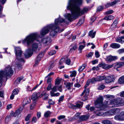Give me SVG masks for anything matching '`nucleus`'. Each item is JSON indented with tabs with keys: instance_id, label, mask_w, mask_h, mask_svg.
<instances>
[{
	"instance_id": "obj_1",
	"label": "nucleus",
	"mask_w": 124,
	"mask_h": 124,
	"mask_svg": "<svg viewBox=\"0 0 124 124\" xmlns=\"http://www.w3.org/2000/svg\"><path fill=\"white\" fill-rule=\"evenodd\" d=\"M82 1L83 0H68L66 8L70 10L71 14L66 13L64 14V16L66 19H62L60 17L55 19L54 24L47 25V33L50 30L51 31L50 35L52 37H54L58 32H61L63 31V29H60L58 25L61 23L64 22L67 24L68 21H71L87 12L88 10L87 7L84 8L82 10L80 11L79 6L82 4Z\"/></svg>"
},
{
	"instance_id": "obj_2",
	"label": "nucleus",
	"mask_w": 124,
	"mask_h": 124,
	"mask_svg": "<svg viewBox=\"0 0 124 124\" xmlns=\"http://www.w3.org/2000/svg\"><path fill=\"white\" fill-rule=\"evenodd\" d=\"M46 28L45 27L42 29L40 31V34L41 37L37 32L32 33L27 36L22 42L23 44L26 43L28 45H29L35 40L39 41L42 37L46 34Z\"/></svg>"
},
{
	"instance_id": "obj_3",
	"label": "nucleus",
	"mask_w": 124,
	"mask_h": 124,
	"mask_svg": "<svg viewBox=\"0 0 124 124\" xmlns=\"http://www.w3.org/2000/svg\"><path fill=\"white\" fill-rule=\"evenodd\" d=\"M13 66L9 65L6 67L4 70L0 71V87L2 85L1 82L4 78H6L7 77L12 75L13 73V69H14Z\"/></svg>"
},
{
	"instance_id": "obj_4",
	"label": "nucleus",
	"mask_w": 124,
	"mask_h": 124,
	"mask_svg": "<svg viewBox=\"0 0 124 124\" xmlns=\"http://www.w3.org/2000/svg\"><path fill=\"white\" fill-rule=\"evenodd\" d=\"M103 98L102 97H100L98 98L97 100L94 102V104L95 107L97 108H99L96 109L97 111H95L94 112L96 113L99 110H104L106 108V105L102 104Z\"/></svg>"
},
{
	"instance_id": "obj_5",
	"label": "nucleus",
	"mask_w": 124,
	"mask_h": 124,
	"mask_svg": "<svg viewBox=\"0 0 124 124\" xmlns=\"http://www.w3.org/2000/svg\"><path fill=\"white\" fill-rule=\"evenodd\" d=\"M109 104L112 105L113 107H117L124 105V99L120 97L117 98L110 101Z\"/></svg>"
},
{
	"instance_id": "obj_6",
	"label": "nucleus",
	"mask_w": 124,
	"mask_h": 124,
	"mask_svg": "<svg viewBox=\"0 0 124 124\" xmlns=\"http://www.w3.org/2000/svg\"><path fill=\"white\" fill-rule=\"evenodd\" d=\"M15 51L16 57L17 59L21 62V63H24V61L23 55V52L20 47H15Z\"/></svg>"
},
{
	"instance_id": "obj_7",
	"label": "nucleus",
	"mask_w": 124,
	"mask_h": 124,
	"mask_svg": "<svg viewBox=\"0 0 124 124\" xmlns=\"http://www.w3.org/2000/svg\"><path fill=\"white\" fill-rule=\"evenodd\" d=\"M90 82L89 80L87 81L85 87V89L81 95L82 97V100L83 101H85L88 99L89 90V89H86V88L89 85Z\"/></svg>"
},
{
	"instance_id": "obj_8",
	"label": "nucleus",
	"mask_w": 124,
	"mask_h": 124,
	"mask_svg": "<svg viewBox=\"0 0 124 124\" xmlns=\"http://www.w3.org/2000/svg\"><path fill=\"white\" fill-rule=\"evenodd\" d=\"M120 111V109L115 108L111 109L104 114V116H112L119 113Z\"/></svg>"
},
{
	"instance_id": "obj_9",
	"label": "nucleus",
	"mask_w": 124,
	"mask_h": 124,
	"mask_svg": "<svg viewBox=\"0 0 124 124\" xmlns=\"http://www.w3.org/2000/svg\"><path fill=\"white\" fill-rule=\"evenodd\" d=\"M124 111H123L120 114L116 115L114 116V119L118 121H121L124 120Z\"/></svg>"
},
{
	"instance_id": "obj_10",
	"label": "nucleus",
	"mask_w": 124,
	"mask_h": 124,
	"mask_svg": "<svg viewBox=\"0 0 124 124\" xmlns=\"http://www.w3.org/2000/svg\"><path fill=\"white\" fill-rule=\"evenodd\" d=\"M22 110L23 108H20L16 110L15 112H14L13 111H11L10 113V116L15 117L18 115L22 112Z\"/></svg>"
},
{
	"instance_id": "obj_11",
	"label": "nucleus",
	"mask_w": 124,
	"mask_h": 124,
	"mask_svg": "<svg viewBox=\"0 0 124 124\" xmlns=\"http://www.w3.org/2000/svg\"><path fill=\"white\" fill-rule=\"evenodd\" d=\"M61 79L59 77L57 78L55 80V85L51 89L53 91H56V88L58 85H59V84L61 83Z\"/></svg>"
},
{
	"instance_id": "obj_12",
	"label": "nucleus",
	"mask_w": 124,
	"mask_h": 124,
	"mask_svg": "<svg viewBox=\"0 0 124 124\" xmlns=\"http://www.w3.org/2000/svg\"><path fill=\"white\" fill-rule=\"evenodd\" d=\"M33 53V51L31 49H28L25 52V56L26 58L30 57L32 55Z\"/></svg>"
},
{
	"instance_id": "obj_13",
	"label": "nucleus",
	"mask_w": 124,
	"mask_h": 124,
	"mask_svg": "<svg viewBox=\"0 0 124 124\" xmlns=\"http://www.w3.org/2000/svg\"><path fill=\"white\" fill-rule=\"evenodd\" d=\"M40 92L37 93L36 92L32 94L31 98L33 101L37 100L39 97H40Z\"/></svg>"
},
{
	"instance_id": "obj_14",
	"label": "nucleus",
	"mask_w": 124,
	"mask_h": 124,
	"mask_svg": "<svg viewBox=\"0 0 124 124\" xmlns=\"http://www.w3.org/2000/svg\"><path fill=\"white\" fill-rule=\"evenodd\" d=\"M105 82L107 83L112 82L114 80V78L112 76H109L105 77Z\"/></svg>"
},
{
	"instance_id": "obj_15",
	"label": "nucleus",
	"mask_w": 124,
	"mask_h": 124,
	"mask_svg": "<svg viewBox=\"0 0 124 124\" xmlns=\"http://www.w3.org/2000/svg\"><path fill=\"white\" fill-rule=\"evenodd\" d=\"M117 59V57L116 56H113L111 55H109L106 57L105 60L107 62H110L112 61L115 60Z\"/></svg>"
},
{
	"instance_id": "obj_16",
	"label": "nucleus",
	"mask_w": 124,
	"mask_h": 124,
	"mask_svg": "<svg viewBox=\"0 0 124 124\" xmlns=\"http://www.w3.org/2000/svg\"><path fill=\"white\" fill-rule=\"evenodd\" d=\"M124 65V62H117L115 63L114 68L117 70L118 68H119Z\"/></svg>"
},
{
	"instance_id": "obj_17",
	"label": "nucleus",
	"mask_w": 124,
	"mask_h": 124,
	"mask_svg": "<svg viewBox=\"0 0 124 124\" xmlns=\"http://www.w3.org/2000/svg\"><path fill=\"white\" fill-rule=\"evenodd\" d=\"M73 83V82L67 83L65 85L66 86V88L68 90H70V93H71L72 92V89L71 90V88L72 87Z\"/></svg>"
},
{
	"instance_id": "obj_18",
	"label": "nucleus",
	"mask_w": 124,
	"mask_h": 124,
	"mask_svg": "<svg viewBox=\"0 0 124 124\" xmlns=\"http://www.w3.org/2000/svg\"><path fill=\"white\" fill-rule=\"evenodd\" d=\"M82 43L83 44V45H80L78 48V50L79 51L80 53H81L82 52V50L85 46V42L84 40H83L82 42H80L79 43V44H81Z\"/></svg>"
},
{
	"instance_id": "obj_19",
	"label": "nucleus",
	"mask_w": 124,
	"mask_h": 124,
	"mask_svg": "<svg viewBox=\"0 0 124 124\" xmlns=\"http://www.w3.org/2000/svg\"><path fill=\"white\" fill-rule=\"evenodd\" d=\"M118 2L117 1H114L111 2L107 3L105 5V7L106 8H108L110 6H113L115 5L116 3Z\"/></svg>"
},
{
	"instance_id": "obj_20",
	"label": "nucleus",
	"mask_w": 124,
	"mask_h": 124,
	"mask_svg": "<svg viewBox=\"0 0 124 124\" xmlns=\"http://www.w3.org/2000/svg\"><path fill=\"white\" fill-rule=\"evenodd\" d=\"M110 46L112 48L114 49L118 48L120 47L119 44L116 43H112L110 45Z\"/></svg>"
},
{
	"instance_id": "obj_21",
	"label": "nucleus",
	"mask_w": 124,
	"mask_h": 124,
	"mask_svg": "<svg viewBox=\"0 0 124 124\" xmlns=\"http://www.w3.org/2000/svg\"><path fill=\"white\" fill-rule=\"evenodd\" d=\"M32 48L33 51H35L37 50L39 51V49L38 48V44L36 43L33 44L32 46Z\"/></svg>"
},
{
	"instance_id": "obj_22",
	"label": "nucleus",
	"mask_w": 124,
	"mask_h": 124,
	"mask_svg": "<svg viewBox=\"0 0 124 124\" xmlns=\"http://www.w3.org/2000/svg\"><path fill=\"white\" fill-rule=\"evenodd\" d=\"M99 66L104 69H107V64L104 63H101L99 64Z\"/></svg>"
},
{
	"instance_id": "obj_23",
	"label": "nucleus",
	"mask_w": 124,
	"mask_h": 124,
	"mask_svg": "<svg viewBox=\"0 0 124 124\" xmlns=\"http://www.w3.org/2000/svg\"><path fill=\"white\" fill-rule=\"evenodd\" d=\"M89 116L88 115H82L79 117V119L81 120H84L88 119Z\"/></svg>"
},
{
	"instance_id": "obj_24",
	"label": "nucleus",
	"mask_w": 124,
	"mask_h": 124,
	"mask_svg": "<svg viewBox=\"0 0 124 124\" xmlns=\"http://www.w3.org/2000/svg\"><path fill=\"white\" fill-rule=\"evenodd\" d=\"M105 78V77L104 76H97L96 78L97 81H99L104 80Z\"/></svg>"
},
{
	"instance_id": "obj_25",
	"label": "nucleus",
	"mask_w": 124,
	"mask_h": 124,
	"mask_svg": "<svg viewBox=\"0 0 124 124\" xmlns=\"http://www.w3.org/2000/svg\"><path fill=\"white\" fill-rule=\"evenodd\" d=\"M30 102V99L29 98H26L24 99L23 101V104L24 105L29 103Z\"/></svg>"
},
{
	"instance_id": "obj_26",
	"label": "nucleus",
	"mask_w": 124,
	"mask_h": 124,
	"mask_svg": "<svg viewBox=\"0 0 124 124\" xmlns=\"http://www.w3.org/2000/svg\"><path fill=\"white\" fill-rule=\"evenodd\" d=\"M114 18V16L112 15H108L106 16L104 19L108 21L113 19Z\"/></svg>"
},
{
	"instance_id": "obj_27",
	"label": "nucleus",
	"mask_w": 124,
	"mask_h": 124,
	"mask_svg": "<svg viewBox=\"0 0 124 124\" xmlns=\"http://www.w3.org/2000/svg\"><path fill=\"white\" fill-rule=\"evenodd\" d=\"M96 34V32H93V30H92L90 31L89 33V35L90 36H91L92 38L94 37Z\"/></svg>"
},
{
	"instance_id": "obj_28",
	"label": "nucleus",
	"mask_w": 124,
	"mask_h": 124,
	"mask_svg": "<svg viewBox=\"0 0 124 124\" xmlns=\"http://www.w3.org/2000/svg\"><path fill=\"white\" fill-rule=\"evenodd\" d=\"M52 40L51 38L49 37L47 38V46L49 47L51 45Z\"/></svg>"
},
{
	"instance_id": "obj_29",
	"label": "nucleus",
	"mask_w": 124,
	"mask_h": 124,
	"mask_svg": "<svg viewBox=\"0 0 124 124\" xmlns=\"http://www.w3.org/2000/svg\"><path fill=\"white\" fill-rule=\"evenodd\" d=\"M54 92L52 91L50 92V95L51 96H57L59 95L60 93H54Z\"/></svg>"
},
{
	"instance_id": "obj_30",
	"label": "nucleus",
	"mask_w": 124,
	"mask_h": 124,
	"mask_svg": "<svg viewBox=\"0 0 124 124\" xmlns=\"http://www.w3.org/2000/svg\"><path fill=\"white\" fill-rule=\"evenodd\" d=\"M86 64H84L81 66L78 69V70L79 72H81L83 71V70L86 67Z\"/></svg>"
},
{
	"instance_id": "obj_31",
	"label": "nucleus",
	"mask_w": 124,
	"mask_h": 124,
	"mask_svg": "<svg viewBox=\"0 0 124 124\" xmlns=\"http://www.w3.org/2000/svg\"><path fill=\"white\" fill-rule=\"evenodd\" d=\"M119 83L121 84H124V78L123 76L120 77L119 79Z\"/></svg>"
},
{
	"instance_id": "obj_32",
	"label": "nucleus",
	"mask_w": 124,
	"mask_h": 124,
	"mask_svg": "<svg viewBox=\"0 0 124 124\" xmlns=\"http://www.w3.org/2000/svg\"><path fill=\"white\" fill-rule=\"evenodd\" d=\"M102 123L103 124H112L111 122L108 120H105L102 121Z\"/></svg>"
},
{
	"instance_id": "obj_33",
	"label": "nucleus",
	"mask_w": 124,
	"mask_h": 124,
	"mask_svg": "<svg viewBox=\"0 0 124 124\" xmlns=\"http://www.w3.org/2000/svg\"><path fill=\"white\" fill-rule=\"evenodd\" d=\"M62 85H58L56 87V91H53V92H56L57 90H58L60 92H62Z\"/></svg>"
},
{
	"instance_id": "obj_34",
	"label": "nucleus",
	"mask_w": 124,
	"mask_h": 124,
	"mask_svg": "<svg viewBox=\"0 0 124 124\" xmlns=\"http://www.w3.org/2000/svg\"><path fill=\"white\" fill-rule=\"evenodd\" d=\"M118 19L117 18H116L114 21V22L111 25V26L112 27L113 26L114 27H115L116 24L118 22Z\"/></svg>"
},
{
	"instance_id": "obj_35",
	"label": "nucleus",
	"mask_w": 124,
	"mask_h": 124,
	"mask_svg": "<svg viewBox=\"0 0 124 124\" xmlns=\"http://www.w3.org/2000/svg\"><path fill=\"white\" fill-rule=\"evenodd\" d=\"M70 73L71 74L70 75V77H73L76 76V72L74 70L70 72Z\"/></svg>"
},
{
	"instance_id": "obj_36",
	"label": "nucleus",
	"mask_w": 124,
	"mask_h": 124,
	"mask_svg": "<svg viewBox=\"0 0 124 124\" xmlns=\"http://www.w3.org/2000/svg\"><path fill=\"white\" fill-rule=\"evenodd\" d=\"M15 67L17 68L19 70H20L22 68V66L20 64H19V63H16V64Z\"/></svg>"
},
{
	"instance_id": "obj_37",
	"label": "nucleus",
	"mask_w": 124,
	"mask_h": 124,
	"mask_svg": "<svg viewBox=\"0 0 124 124\" xmlns=\"http://www.w3.org/2000/svg\"><path fill=\"white\" fill-rule=\"evenodd\" d=\"M19 90L17 89H16L14 90L12 93L15 95L19 93Z\"/></svg>"
},
{
	"instance_id": "obj_38",
	"label": "nucleus",
	"mask_w": 124,
	"mask_h": 124,
	"mask_svg": "<svg viewBox=\"0 0 124 124\" xmlns=\"http://www.w3.org/2000/svg\"><path fill=\"white\" fill-rule=\"evenodd\" d=\"M56 53V51L55 50H53L50 51L49 52L48 54L50 55H52L55 54Z\"/></svg>"
},
{
	"instance_id": "obj_39",
	"label": "nucleus",
	"mask_w": 124,
	"mask_h": 124,
	"mask_svg": "<svg viewBox=\"0 0 124 124\" xmlns=\"http://www.w3.org/2000/svg\"><path fill=\"white\" fill-rule=\"evenodd\" d=\"M23 78V77H19L18 78L15 82V83L16 84H19L21 81L22 79Z\"/></svg>"
},
{
	"instance_id": "obj_40",
	"label": "nucleus",
	"mask_w": 124,
	"mask_h": 124,
	"mask_svg": "<svg viewBox=\"0 0 124 124\" xmlns=\"http://www.w3.org/2000/svg\"><path fill=\"white\" fill-rule=\"evenodd\" d=\"M83 105V103L82 102H80L77 104L76 105V107L78 108L81 107Z\"/></svg>"
},
{
	"instance_id": "obj_41",
	"label": "nucleus",
	"mask_w": 124,
	"mask_h": 124,
	"mask_svg": "<svg viewBox=\"0 0 124 124\" xmlns=\"http://www.w3.org/2000/svg\"><path fill=\"white\" fill-rule=\"evenodd\" d=\"M77 47V46L76 44H75L73 47L71 48L69 51L71 52L74 51Z\"/></svg>"
},
{
	"instance_id": "obj_42",
	"label": "nucleus",
	"mask_w": 124,
	"mask_h": 124,
	"mask_svg": "<svg viewBox=\"0 0 124 124\" xmlns=\"http://www.w3.org/2000/svg\"><path fill=\"white\" fill-rule=\"evenodd\" d=\"M89 80L90 81V82L91 84L94 83L96 82L97 81L96 79L95 78H93L91 79H89Z\"/></svg>"
},
{
	"instance_id": "obj_43",
	"label": "nucleus",
	"mask_w": 124,
	"mask_h": 124,
	"mask_svg": "<svg viewBox=\"0 0 124 124\" xmlns=\"http://www.w3.org/2000/svg\"><path fill=\"white\" fill-rule=\"evenodd\" d=\"M46 91H43L41 95H40V97H41L42 96L45 97L46 95Z\"/></svg>"
},
{
	"instance_id": "obj_44",
	"label": "nucleus",
	"mask_w": 124,
	"mask_h": 124,
	"mask_svg": "<svg viewBox=\"0 0 124 124\" xmlns=\"http://www.w3.org/2000/svg\"><path fill=\"white\" fill-rule=\"evenodd\" d=\"M105 97L108 99H110L111 98H114V96L112 95H107L105 96Z\"/></svg>"
},
{
	"instance_id": "obj_45",
	"label": "nucleus",
	"mask_w": 124,
	"mask_h": 124,
	"mask_svg": "<svg viewBox=\"0 0 124 124\" xmlns=\"http://www.w3.org/2000/svg\"><path fill=\"white\" fill-rule=\"evenodd\" d=\"M31 116V114L28 115L25 118V121H28L30 119Z\"/></svg>"
},
{
	"instance_id": "obj_46",
	"label": "nucleus",
	"mask_w": 124,
	"mask_h": 124,
	"mask_svg": "<svg viewBox=\"0 0 124 124\" xmlns=\"http://www.w3.org/2000/svg\"><path fill=\"white\" fill-rule=\"evenodd\" d=\"M122 37L118 38L116 39V41L117 42L122 43Z\"/></svg>"
},
{
	"instance_id": "obj_47",
	"label": "nucleus",
	"mask_w": 124,
	"mask_h": 124,
	"mask_svg": "<svg viewBox=\"0 0 124 124\" xmlns=\"http://www.w3.org/2000/svg\"><path fill=\"white\" fill-rule=\"evenodd\" d=\"M44 54L43 53H40L39 54L37 57H38L39 58H40V60L41 58L44 56Z\"/></svg>"
},
{
	"instance_id": "obj_48",
	"label": "nucleus",
	"mask_w": 124,
	"mask_h": 124,
	"mask_svg": "<svg viewBox=\"0 0 124 124\" xmlns=\"http://www.w3.org/2000/svg\"><path fill=\"white\" fill-rule=\"evenodd\" d=\"M37 120L36 117H33L32 119L31 122L32 124H34L37 121Z\"/></svg>"
},
{
	"instance_id": "obj_49",
	"label": "nucleus",
	"mask_w": 124,
	"mask_h": 124,
	"mask_svg": "<svg viewBox=\"0 0 124 124\" xmlns=\"http://www.w3.org/2000/svg\"><path fill=\"white\" fill-rule=\"evenodd\" d=\"M84 20L83 19H80L78 23V24L79 25H81L84 23Z\"/></svg>"
},
{
	"instance_id": "obj_50",
	"label": "nucleus",
	"mask_w": 124,
	"mask_h": 124,
	"mask_svg": "<svg viewBox=\"0 0 124 124\" xmlns=\"http://www.w3.org/2000/svg\"><path fill=\"white\" fill-rule=\"evenodd\" d=\"M40 58H39L38 57H37L36 60L35 64L37 65L39 63V62L40 61Z\"/></svg>"
},
{
	"instance_id": "obj_51",
	"label": "nucleus",
	"mask_w": 124,
	"mask_h": 124,
	"mask_svg": "<svg viewBox=\"0 0 124 124\" xmlns=\"http://www.w3.org/2000/svg\"><path fill=\"white\" fill-rule=\"evenodd\" d=\"M113 12V10H110L106 11L105 12V13L106 14H112Z\"/></svg>"
},
{
	"instance_id": "obj_52",
	"label": "nucleus",
	"mask_w": 124,
	"mask_h": 124,
	"mask_svg": "<svg viewBox=\"0 0 124 124\" xmlns=\"http://www.w3.org/2000/svg\"><path fill=\"white\" fill-rule=\"evenodd\" d=\"M66 63L68 65L70 64L71 63V61L69 59H67L66 61Z\"/></svg>"
},
{
	"instance_id": "obj_53",
	"label": "nucleus",
	"mask_w": 124,
	"mask_h": 124,
	"mask_svg": "<svg viewBox=\"0 0 124 124\" xmlns=\"http://www.w3.org/2000/svg\"><path fill=\"white\" fill-rule=\"evenodd\" d=\"M65 117V116L64 115H61L58 117V118L59 120H60L61 119L64 118Z\"/></svg>"
},
{
	"instance_id": "obj_54",
	"label": "nucleus",
	"mask_w": 124,
	"mask_h": 124,
	"mask_svg": "<svg viewBox=\"0 0 124 124\" xmlns=\"http://www.w3.org/2000/svg\"><path fill=\"white\" fill-rule=\"evenodd\" d=\"M52 85L51 83H50L49 84L48 87H47V90H49L51 89Z\"/></svg>"
},
{
	"instance_id": "obj_55",
	"label": "nucleus",
	"mask_w": 124,
	"mask_h": 124,
	"mask_svg": "<svg viewBox=\"0 0 124 124\" xmlns=\"http://www.w3.org/2000/svg\"><path fill=\"white\" fill-rule=\"evenodd\" d=\"M105 86L103 85H101L98 87V89L99 90H102L104 89L105 87Z\"/></svg>"
},
{
	"instance_id": "obj_56",
	"label": "nucleus",
	"mask_w": 124,
	"mask_h": 124,
	"mask_svg": "<svg viewBox=\"0 0 124 124\" xmlns=\"http://www.w3.org/2000/svg\"><path fill=\"white\" fill-rule=\"evenodd\" d=\"M103 7L102 6H100L98 7L97 9V11H100L101 10L103 9Z\"/></svg>"
},
{
	"instance_id": "obj_57",
	"label": "nucleus",
	"mask_w": 124,
	"mask_h": 124,
	"mask_svg": "<svg viewBox=\"0 0 124 124\" xmlns=\"http://www.w3.org/2000/svg\"><path fill=\"white\" fill-rule=\"evenodd\" d=\"M74 86L75 87L78 88H79L81 86V85L79 84L78 83H77L75 84H74Z\"/></svg>"
},
{
	"instance_id": "obj_58",
	"label": "nucleus",
	"mask_w": 124,
	"mask_h": 124,
	"mask_svg": "<svg viewBox=\"0 0 124 124\" xmlns=\"http://www.w3.org/2000/svg\"><path fill=\"white\" fill-rule=\"evenodd\" d=\"M95 57L96 58H98L100 56L99 53L98 51H96L95 53Z\"/></svg>"
},
{
	"instance_id": "obj_59",
	"label": "nucleus",
	"mask_w": 124,
	"mask_h": 124,
	"mask_svg": "<svg viewBox=\"0 0 124 124\" xmlns=\"http://www.w3.org/2000/svg\"><path fill=\"white\" fill-rule=\"evenodd\" d=\"M64 98V96H60L59 98V101L60 102L61 101H63Z\"/></svg>"
},
{
	"instance_id": "obj_60",
	"label": "nucleus",
	"mask_w": 124,
	"mask_h": 124,
	"mask_svg": "<svg viewBox=\"0 0 124 124\" xmlns=\"http://www.w3.org/2000/svg\"><path fill=\"white\" fill-rule=\"evenodd\" d=\"M48 103L50 105H52L54 103V102L51 99H50L48 101Z\"/></svg>"
},
{
	"instance_id": "obj_61",
	"label": "nucleus",
	"mask_w": 124,
	"mask_h": 124,
	"mask_svg": "<svg viewBox=\"0 0 124 124\" xmlns=\"http://www.w3.org/2000/svg\"><path fill=\"white\" fill-rule=\"evenodd\" d=\"M65 61V59L64 58H62L60 60V64H61L63 63Z\"/></svg>"
},
{
	"instance_id": "obj_62",
	"label": "nucleus",
	"mask_w": 124,
	"mask_h": 124,
	"mask_svg": "<svg viewBox=\"0 0 124 124\" xmlns=\"http://www.w3.org/2000/svg\"><path fill=\"white\" fill-rule=\"evenodd\" d=\"M113 66V64H111L110 65L107 64V69H109L112 68Z\"/></svg>"
},
{
	"instance_id": "obj_63",
	"label": "nucleus",
	"mask_w": 124,
	"mask_h": 124,
	"mask_svg": "<svg viewBox=\"0 0 124 124\" xmlns=\"http://www.w3.org/2000/svg\"><path fill=\"white\" fill-rule=\"evenodd\" d=\"M119 53H121L124 52V49H119L118 51Z\"/></svg>"
},
{
	"instance_id": "obj_64",
	"label": "nucleus",
	"mask_w": 124,
	"mask_h": 124,
	"mask_svg": "<svg viewBox=\"0 0 124 124\" xmlns=\"http://www.w3.org/2000/svg\"><path fill=\"white\" fill-rule=\"evenodd\" d=\"M80 114V113H77L75 115V118H77L79 115Z\"/></svg>"
}]
</instances>
